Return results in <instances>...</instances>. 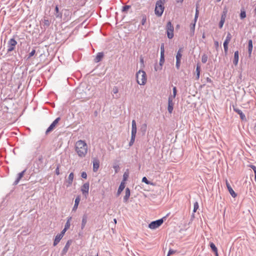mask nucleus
Here are the masks:
<instances>
[{"label":"nucleus","mask_w":256,"mask_h":256,"mask_svg":"<svg viewBox=\"0 0 256 256\" xmlns=\"http://www.w3.org/2000/svg\"><path fill=\"white\" fill-rule=\"evenodd\" d=\"M76 150L80 157H84L88 152V146L84 141L80 140L76 144Z\"/></svg>","instance_id":"f257e3e1"},{"label":"nucleus","mask_w":256,"mask_h":256,"mask_svg":"<svg viewBox=\"0 0 256 256\" xmlns=\"http://www.w3.org/2000/svg\"><path fill=\"white\" fill-rule=\"evenodd\" d=\"M166 0H158L156 4L154 13L158 17L161 16L164 9V4Z\"/></svg>","instance_id":"f03ea898"},{"label":"nucleus","mask_w":256,"mask_h":256,"mask_svg":"<svg viewBox=\"0 0 256 256\" xmlns=\"http://www.w3.org/2000/svg\"><path fill=\"white\" fill-rule=\"evenodd\" d=\"M136 82L140 85H144L146 82V73L142 70H139L136 74Z\"/></svg>","instance_id":"7ed1b4c3"},{"label":"nucleus","mask_w":256,"mask_h":256,"mask_svg":"<svg viewBox=\"0 0 256 256\" xmlns=\"http://www.w3.org/2000/svg\"><path fill=\"white\" fill-rule=\"evenodd\" d=\"M137 129H136V120H133L132 122V134H131V138L129 142V146H132L134 142L136 134Z\"/></svg>","instance_id":"20e7f679"},{"label":"nucleus","mask_w":256,"mask_h":256,"mask_svg":"<svg viewBox=\"0 0 256 256\" xmlns=\"http://www.w3.org/2000/svg\"><path fill=\"white\" fill-rule=\"evenodd\" d=\"M166 218V216H164L162 218L152 222L148 224V228L152 230H154L158 228L162 224L164 221V219H165Z\"/></svg>","instance_id":"39448f33"},{"label":"nucleus","mask_w":256,"mask_h":256,"mask_svg":"<svg viewBox=\"0 0 256 256\" xmlns=\"http://www.w3.org/2000/svg\"><path fill=\"white\" fill-rule=\"evenodd\" d=\"M166 33L168 38L172 39L174 37V27L170 22H168L166 24Z\"/></svg>","instance_id":"423d86ee"},{"label":"nucleus","mask_w":256,"mask_h":256,"mask_svg":"<svg viewBox=\"0 0 256 256\" xmlns=\"http://www.w3.org/2000/svg\"><path fill=\"white\" fill-rule=\"evenodd\" d=\"M17 44L16 41L14 38H11L8 42V52H10L14 50Z\"/></svg>","instance_id":"0eeeda50"},{"label":"nucleus","mask_w":256,"mask_h":256,"mask_svg":"<svg viewBox=\"0 0 256 256\" xmlns=\"http://www.w3.org/2000/svg\"><path fill=\"white\" fill-rule=\"evenodd\" d=\"M89 187V184L88 182H86L84 184L81 188V191L82 194L86 198H87L88 194Z\"/></svg>","instance_id":"6e6552de"},{"label":"nucleus","mask_w":256,"mask_h":256,"mask_svg":"<svg viewBox=\"0 0 256 256\" xmlns=\"http://www.w3.org/2000/svg\"><path fill=\"white\" fill-rule=\"evenodd\" d=\"M60 120V118H56L53 122L50 125V126L48 128L47 130H46V134H48L50 132L54 130L57 124H58V122Z\"/></svg>","instance_id":"1a4fd4ad"},{"label":"nucleus","mask_w":256,"mask_h":256,"mask_svg":"<svg viewBox=\"0 0 256 256\" xmlns=\"http://www.w3.org/2000/svg\"><path fill=\"white\" fill-rule=\"evenodd\" d=\"M164 54L160 53V66H155L154 69L156 71L158 70H161L162 68V66L164 64Z\"/></svg>","instance_id":"9d476101"},{"label":"nucleus","mask_w":256,"mask_h":256,"mask_svg":"<svg viewBox=\"0 0 256 256\" xmlns=\"http://www.w3.org/2000/svg\"><path fill=\"white\" fill-rule=\"evenodd\" d=\"M226 187L228 188V190L232 196V197L234 198H236L237 196L236 194L234 192V190H232V188L231 187L230 184L228 183V182L226 180Z\"/></svg>","instance_id":"9b49d317"},{"label":"nucleus","mask_w":256,"mask_h":256,"mask_svg":"<svg viewBox=\"0 0 256 256\" xmlns=\"http://www.w3.org/2000/svg\"><path fill=\"white\" fill-rule=\"evenodd\" d=\"M130 190L128 188H126L125 195L123 198V201L124 203H126L130 198Z\"/></svg>","instance_id":"f8f14e48"},{"label":"nucleus","mask_w":256,"mask_h":256,"mask_svg":"<svg viewBox=\"0 0 256 256\" xmlns=\"http://www.w3.org/2000/svg\"><path fill=\"white\" fill-rule=\"evenodd\" d=\"M239 59V52L238 50H236L234 53V58L233 60V64L234 66H237Z\"/></svg>","instance_id":"ddd939ff"},{"label":"nucleus","mask_w":256,"mask_h":256,"mask_svg":"<svg viewBox=\"0 0 256 256\" xmlns=\"http://www.w3.org/2000/svg\"><path fill=\"white\" fill-rule=\"evenodd\" d=\"M253 48L252 40H249L248 41V53L249 57L251 56L252 50Z\"/></svg>","instance_id":"4468645a"},{"label":"nucleus","mask_w":256,"mask_h":256,"mask_svg":"<svg viewBox=\"0 0 256 256\" xmlns=\"http://www.w3.org/2000/svg\"><path fill=\"white\" fill-rule=\"evenodd\" d=\"M74 173L73 172H71L69 176H68V180L66 182V183L68 184H66V186H70L72 185V182H73V180H74Z\"/></svg>","instance_id":"2eb2a0df"},{"label":"nucleus","mask_w":256,"mask_h":256,"mask_svg":"<svg viewBox=\"0 0 256 256\" xmlns=\"http://www.w3.org/2000/svg\"><path fill=\"white\" fill-rule=\"evenodd\" d=\"M104 56V54L103 52H98L94 58V62H100L103 58Z\"/></svg>","instance_id":"dca6fc26"},{"label":"nucleus","mask_w":256,"mask_h":256,"mask_svg":"<svg viewBox=\"0 0 256 256\" xmlns=\"http://www.w3.org/2000/svg\"><path fill=\"white\" fill-rule=\"evenodd\" d=\"M100 162L97 159H94L93 160V170L94 172H96L99 168Z\"/></svg>","instance_id":"f3484780"},{"label":"nucleus","mask_w":256,"mask_h":256,"mask_svg":"<svg viewBox=\"0 0 256 256\" xmlns=\"http://www.w3.org/2000/svg\"><path fill=\"white\" fill-rule=\"evenodd\" d=\"M125 188V182H122L118 190L116 195L118 196Z\"/></svg>","instance_id":"a211bd4d"},{"label":"nucleus","mask_w":256,"mask_h":256,"mask_svg":"<svg viewBox=\"0 0 256 256\" xmlns=\"http://www.w3.org/2000/svg\"><path fill=\"white\" fill-rule=\"evenodd\" d=\"M196 22H192L190 24V36H193L194 34V30H195V26H196Z\"/></svg>","instance_id":"6ab92c4d"},{"label":"nucleus","mask_w":256,"mask_h":256,"mask_svg":"<svg viewBox=\"0 0 256 256\" xmlns=\"http://www.w3.org/2000/svg\"><path fill=\"white\" fill-rule=\"evenodd\" d=\"M183 52V48H180L177 53H176V60H181V58H182V52Z\"/></svg>","instance_id":"aec40b11"},{"label":"nucleus","mask_w":256,"mask_h":256,"mask_svg":"<svg viewBox=\"0 0 256 256\" xmlns=\"http://www.w3.org/2000/svg\"><path fill=\"white\" fill-rule=\"evenodd\" d=\"M25 172H26V170H24L22 172H21L18 174V176L17 178L16 179V180L14 182V184H17L18 183V182H20V179L24 176V174Z\"/></svg>","instance_id":"412c9836"},{"label":"nucleus","mask_w":256,"mask_h":256,"mask_svg":"<svg viewBox=\"0 0 256 256\" xmlns=\"http://www.w3.org/2000/svg\"><path fill=\"white\" fill-rule=\"evenodd\" d=\"M62 236L60 234H58L56 236V238H55V239L54 240V246H56L58 243L60 242V240L62 238Z\"/></svg>","instance_id":"4be33fe9"},{"label":"nucleus","mask_w":256,"mask_h":256,"mask_svg":"<svg viewBox=\"0 0 256 256\" xmlns=\"http://www.w3.org/2000/svg\"><path fill=\"white\" fill-rule=\"evenodd\" d=\"M230 42L228 40H225L224 42V51L225 54H227L228 52V44H229Z\"/></svg>","instance_id":"5701e85b"},{"label":"nucleus","mask_w":256,"mask_h":256,"mask_svg":"<svg viewBox=\"0 0 256 256\" xmlns=\"http://www.w3.org/2000/svg\"><path fill=\"white\" fill-rule=\"evenodd\" d=\"M80 202V198L79 196L76 197L74 201V204L73 207V210H76L77 209Z\"/></svg>","instance_id":"b1692460"},{"label":"nucleus","mask_w":256,"mask_h":256,"mask_svg":"<svg viewBox=\"0 0 256 256\" xmlns=\"http://www.w3.org/2000/svg\"><path fill=\"white\" fill-rule=\"evenodd\" d=\"M55 12H56V18H62V13L59 12V8L58 6H56L55 8Z\"/></svg>","instance_id":"393cba45"},{"label":"nucleus","mask_w":256,"mask_h":256,"mask_svg":"<svg viewBox=\"0 0 256 256\" xmlns=\"http://www.w3.org/2000/svg\"><path fill=\"white\" fill-rule=\"evenodd\" d=\"M240 18L241 20H243L245 18H246V12L244 8L240 10Z\"/></svg>","instance_id":"a878e982"},{"label":"nucleus","mask_w":256,"mask_h":256,"mask_svg":"<svg viewBox=\"0 0 256 256\" xmlns=\"http://www.w3.org/2000/svg\"><path fill=\"white\" fill-rule=\"evenodd\" d=\"M210 246L212 250L214 252V254L218 252V248L213 242H210Z\"/></svg>","instance_id":"bb28decb"},{"label":"nucleus","mask_w":256,"mask_h":256,"mask_svg":"<svg viewBox=\"0 0 256 256\" xmlns=\"http://www.w3.org/2000/svg\"><path fill=\"white\" fill-rule=\"evenodd\" d=\"M177 90L176 86H174L172 88V94L170 96L168 97H172V98H174L176 95Z\"/></svg>","instance_id":"cd10ccee"},{"label":"nucleus","mask_w":256,"mask_h":256,"mask_svg":"<svg viewBox=\"0 0 256 256\" xmlns=\"http://www.w3.org/2000/svg\"><path fill=\"white\" fill-rule=\"evenodd\" d=\"M71 219V217L68 218L65 224L64 228H66V230H68L70 227Z\"/></svg>","instance_id":"c85d7f7f"},{"label":"nucleus","mask_w":256,"mask_h":256,"mask_svg":"<svg viewBox=\"0 0 256 256\" xmlns=\"http://www.w3.org/2000/svg\"><path fill=\"white\" fill-rule=\"evenodd\" d=\"M208 56L204 54L202 55V62L203 63V64H205L207 60H208Z\"/></svg>","instance_id":"c756f323"},{"label":"nucleus","mask_w":256,"mask_h":256,"mask_svg":"<svg viewBox=\"0 0 256 256\" xmlns=\"http://www.w3.org/2000/svg\"><path fill=\"white\" fill-rule=\"evenodd\" d=\"M86 222H87V216H83L82 220V228H83L85 226Z\"/></svg>","instance_id":"7c9ffc66"},{"label":"nucleus","mask_w":256,"mask_h":256,"mask_svg":"<svg viewBox=\"0 0 256 256\" xmlns=\"http://www.w3.org/2000/svg\"><path fill=\"white\" fill-rule=\"evenodd\" d=\"M147 128V125L146 124H144L142 125L140 127V131L142 132L144 134Z\"/></svg>","instance_id":"2f4dec72"},{"label":"nucleus","mask_w":256,"mask_h":256,"mask_svg":"<svg viewBox=\"0 0 256 256\" xmlns=\"http://www.w3.org/2000/svg\"><path fill=\"white\" fill-rule=\"evenodd\" d=\"M142 182H144L147 184L153 185V183L149 181L146 176L142 178Z\"/></svg>","instance_id":"473e14b6"},{"label":"nucleus","mask_w":256,"mask_h":256,"mask_svg":"<svg viewBox=\"0 0 256 256\" xmlns=\"http://www.w3.org/2000/svg\"><path fill=\"white\" fill-rule=\"evenodd\" d=\"M70 246V242L68 241L67 242V243L66 244L64 248V250H63L64 252L66 253L67 252V251L68 250V248H69Z\"/></svg>","instance_id":"72a5a7b5"},{"label":"nucleus","mask_w":256,"mask_h":256,"mask_svg":"<svg viewBox=\"0 0 256 256\" xmlns=\"http://www.w3.org/2000/svg\"><path fill=\"white\" fill-rule=\"evenodd\" d=\"M198 207H199V206H198V202H196L194 203L193 212H196L198 208Z\"/></svg>","instance_id":"f704fd0d"},{"label":"nucleus","mask_w":256,"mask_h":256,"mask_svg":"<svg viewBox=\"0 0 256 256\" xmlns=\"http://www.w3.org/2000/svg\"><path fill=\"white\" fill-rule=\"evenodd\" d=\"M130 8V6L128 5L124 6L122 7V11L123 12H126Z\"/></svg>","instance_id":"c9c22d12"},{"label":"nucleus","mask_w":256,"mask_h":256,"mask_svg":"<svg viewBox=\"0 0 256 256\" xmlns=\"http://www.w3.org/2000/svg\"><path fill=\"white\" fill-rule=\"evenodd\" d=\"M174 98H172V97H168V106H174V103L172 102V100Z\"/></svg>","instance_id":"e433bc0d"},{"label":"nucleus","mask_w":256,"mask_h":256,"mask_svg":"<svg viewBox=\"0 0 256 256\" xmlns=\"http://www.w3.org/2000/svg\"><path fill=\"white\" fill-rule=\"evenodd\" d=\"M198 8H196V14H195V16H194V22H196L197 20V19L198 18Z\"/></svg>","instance_id":"4c0bfd02"},{"label":"nucleus","mask_w":256,"mask_h":256,"mask_svg":"<svg viewBox=\"0 0 256 256\" xmlns=\"http://www.w3.org/2000/svg\"><path fill=\"white\" fill-rule=\"evenodd\" d=\"M232 38V36L230 32H228L225 40L230 42Z\"/></svg>","instance_id":"58836bf2"},{"label":"nucleus","mask_w":256,"mask_h":256,"mask_svg":"<svg viewBox=\"0 0 256 256\" xmlns=\"http://www.w3.org/2000/svg\"><path fill=\"white\" fill-rule=\"evenodd\" d=\"M174 109V106H168V110L169 113L171 114L173 110Z\"/></svg>","instance_id":"ea45409f"},{"label":"nucleus","mask_w":256,"mask_h":256,"mask_svg":"<svg viewBox=\"0 0 256 256\" xmlns=\"http://www.w3.org/2000/svg\"><path fill=\"white\" fill-rule=\"evenodd\" d=\"M60 165L58 164L56 168V174L57 176H58L60 174Z\"/></svg>","instance_id":"a19ab883"},{"label":"nucleus","mask_w":256,"mask_h":256,"mask_svg":"<svg viewBox=\"0 0 256 256\" xmlns=\"http://www.w3.org/2000/svg\"><path fill=\"white\" fill-rule=\"evenodd\" d=\"M176 252V250H173L172 249H170L168 252V254L167 256H170V255L174 254Z\"/></svg>","instance_id":"79ce46f5"},{"label":"nucleus","mask_w":256,"mask_h":256,"mask_svg":"<svg viewBox=\"0 0 256 256\" xmlns=\"http://www.w3.org/2000/svg\"><path fill=\"white\" fill-rule=\"evenodd\" d=\"M180 60H176V66L178 70L180 69Z\"/></svg>","instance_id":"37998d69"},{"label":"nucleus","mask_w":256,"mask_h":256,"mask_svg":"<svg viewBox=\"0 0 256 256\" xmlns=\"http://www.w3.org/2000/svg\"><path fill=\"white\" fill-rule=\"evenodd\" d=\"M200 66L199 64H196V74H200Z\"/></svg>","instance_id":"c03bdc74"},{"label":"nucleus","mask_w":256,"mask_h":256,"mask_svg":"<svg viewBox=\"0 0 256 256\" xmlns=\"http://www.w3.org/2000/svg\"><path fill=\"white\" fill-rule=\"evenodd\" d=\"M36 54V50H33L30 54L29 56H28V58H30L34 54Z\"/></svg>","instance_id":"a18cd8bd"},{"label":"nucleus","mask_w":256,"mask_h":256,"mask_svg":"<svg viewBox=\"0 0 256 256\" xmlns=\"http://www.w3.org/2000/svg\"><path fill=\"white\" fill-rule=\"evenodd\" d=\"M234 110L238 114H239L241 112H242L240 110L236 108H234Z\"/></svg>","instance_id":"49530a36"},{"label":"nucleus","mask_w":256,"mask_h":256,"mask_svg":"<svg viewBox=\"0 0 256 256\" xmlns=\"http://www.w3.org/2000/svg\"><path fill=\"white\" fill-rule=\"evenodd\" d=\"M224 22L223 21V20H220V22H219V24H218V26H219V28H222L223 26H224Z\"/></svg>","instance_id":"de8ad7c7"},{"label":"nucleus","mask_w":256,"mask_h":256,"mask_svg":"<svg viewBox=\"0 0 256 256\" xmlns=\"http://www.w3.org/2000/svg\"><path fill=\"white\" fill-rule=\"evenodd\" d=\"M160 53L164 54V44H162L160 46Z\"/></svg>","instance_id":"09e8293b"},{"label":"nucleus","mask_w":256,"mask_h":256,"mask_svg":"<svg viewBox=\"0 0 256 256\" xmlns=\"http://www.w3.org/2000/svg\"><path fill=\"white\" fill-rule=\"evenodd\" d=\"M146 16H143L142 19V22H141V24L142 25H144V24L146 22Z\"/></svg>","instance_id":"8fccbe9b"},{"label":"nucleus","mask_w":256,"mask_h":256,"mask_svg":"<svg viewBox=\"0 0 256 256\" xmlns=\"http://www.w3.org/2000/svg\"><path fill=\"white\" fill-rule=\"evenodd\" d=\"M250 167L252 169L254 174H256V166L254 165H250Z\"/></svg>","instance_id":"3c124183"},{"label":"nucleus","mask_w":256,"mask_h":256,"mask_svg":"<svg viewBox=\"0 0 256 256\" xmlns=\"http://www.w3.org/2000/svg\"><path fill=\"white\" fill-rule=\"evenodd\" d=\"M66 230V228H64V230L61 232L60 234H60L62 236H64L67 230Z\"/></svg>","instance_id":"603ef678"},{"label":"nucleus","mask_w":256,"mask_h":256,"mask_svg":"<svg viewBox=\"0 0 256 256\" xmlns=\"http://www.w3.org/2000/svg\"><path fill=\"white\" fill-rule=\"evenodd\" d=\"M82 177L84 178H86L87 174L86 172H82Z\"/></svg>","instance_id":"864d4df0"},{"label":"nucleus","mask_w":256,"mask_h":256,"mask_svg":"<svg viewBox=\"0 0 256 256\" xmlns=\"http://www.w3.org/2000/svg\"><path fill=\"white\" fill-rule=\"evenodd\" d=\"M226 17V16H225V14H222L221 18H220V20H223V21L225 22Z\"/></svg>","instance_id":"5fc2aeb1"},{"label":"nucleus","mask_w":256,"mask_h":256,"mask_svg":"<svg viewBox=\"0 0 256 256\" xmlns=\"http://www.w3.org/2000/svg\"><path fill=\"white\" fill-rule=\"evenodd\" d=\"M240 118L242 120H245L246 119V116H245V114H242V115L240 116Z\"/></svg>","instance_id":"6e6d98bb"},{"label":"nucleus","mask_w":256,"mask_h":256,"mask_svg":"<svg viewBox=\"0 0 256 256\" xmlns=\"http://www.w3.org/2000/svg\"><path fill=\"white\" fill-rule=\"evenodd\" d=\"M127 176H128V174H126V173H124V180L122 182H124L126 180V178H127Z\"/></svg>","instance_id":"4d7b16f0"},{"label":"nucleus","mask_w":256,"mask_h":256,"mask_svg":"<svg viewBox=\"0 0 256 256\" xmlns=\"http://www.w3.org/2000/svg\"><path fill=\"white\" fill-rule=\"evenodd\" d=\"M118 166H114L113 168H114L116 172H118Z\"/></svg>","instance_id":"13d9d810"},{"label":"nucleus","mask_w":256,"mask_h":256,"mask_svg":"<svg viewBox=\"0 0 256 256\" xmlns=\"http://www.w3.org/2000/svg\"><path fill=\"white\" fill-rule=\"evenodd\" d=\"M118 92V89H117V88H116V89H115V88H113V92H114V93L116 94V93H117V92Z\"/></svg>","instance_id":"bf43d9fd"},{"label":"nucleus","mask_w":256,"mask_h":256,"mask_svg":"<svg viewBox=\"0 0 256 256\" xmlns=\"http://www.w3.org/2000/svg\"><path fill=\"white\" fill-rule=\"evenodd\" d=\"M177 3H182L184 0H176Z\"/></svg>","instance_id":"052dcab7"},{"label":"nucleus","mask_w":256,"mask_h":256,"mask_svg":"<svg viewBox=\"0 0 256 256\" xmlns=\"http://www.w3.org/2000/svg\"><path fill=\"white\" fill-rule=\"evenodd\" d=\"M200 74H196V78L197 80H198L199 78H200Z\"/></svg>","instance_id":"680f3d73"},{"label":"nucleus","mask_w":256,"mask_h":256,"mask_svg":"<svg viewBox=\"0 0 256 256\" xmlns=\"http://www.w3.org/2000/svg\"><path fill=\"white\" fill-rule=\"evenodd\" d=\"M214 45L216 46H218V41H216L214 42Z\"/></svg>","instance_id":"e2e57ef3"},{"label":"nucleus","mask_w":256,"mask_h":256,"mask_svg":"<svg viewBox=\"0 0 256 256\" xmlns=\"http://www.w3.org/2000/svg\"><path fill=\"white\" fill-rule=\"evenodd\" d=\"M227 13V10L226 9H224V11L222 12V14H224L225 16H226V14Z\"/></svg>","instance_id":"0e129e2a"},{"label":"nucleus","mask_w":256,"mask_h":256,"mask_svg":"<svg viewBox=\"0 0 256 256\" xmlns=\"http://www.w3.org/2000/svg\"><path fill=\"white\" fill-rule=\"evenodd\" d=\"M70 14V12L68 11H66V12L65 13V14H66L67 16H69Z\"/></svg>","instance_id":"69168bd1"},{"label":"nucleus","mask_w":256,"mask_h":256,"mask_svg":"<svg viewBox=\"0 0 256 256\" xmlns=\"http://www.w3.org/2000/svg\"><path fill=\"white\" fill-rule=\"evenodd\" d=\"M113 222L116 224V218L113 219Z\"/></svg>","instance_id":"338daca9"},{"label":"nucleus","mask_w":256,"mask_h":256,"mask_svg":"<svg viewBox=\"0 0 256 256\" xmlns=\"http://www.w3.org/2000/svg\"><path fill=\"white\" fill-rule=\"evenodd\" d=\"M254 12L255 15L256 16V8H255L254 10Z\"/></svg>","instance_id":"774afa93"}]
</instances>
